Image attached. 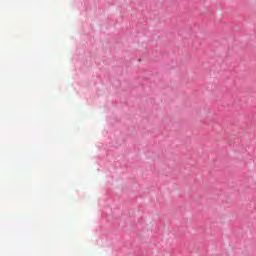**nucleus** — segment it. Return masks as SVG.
Returning a JSON list of instances; mask_svg holds the SVG:
<instances>
[{
  "label": "nucleus",
  "mask_w": 256,
  "mask_h": 256,
  "mask_svg": "<svg viewBox=\"0 0 256 256\" xmlns=\"http://www.w3.org/2000/svg\"><path fill=\"white\" fill-rule=\"evenodd\" d=\"M204 119L206 121H214L215 120V116L211 112H206L205 116H204Z\"/></svg>",
  "instance_id": "obj_1"
}]
</instances>
